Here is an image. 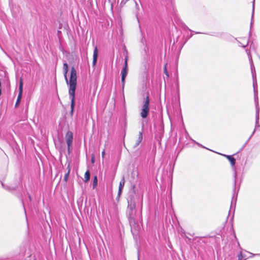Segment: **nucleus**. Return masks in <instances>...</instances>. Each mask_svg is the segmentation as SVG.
<instances>
[{"instance_id":"473e14b6","label":"nucleus","mask_w":260,"mask_h":260,"mask_svg":"<svg viewBox=\"0 0 260 260\" xmlns=\"http://www.w3.org/2000/svg\"><path fill=\"white\" fill-rule=\"evenodd\" d=\"M1 184H2V187H3L4 188H5V189H7V188H6V187H5V185H5V184H4V183H3V182H2V181H1Z\"/></svg>"},{"instance_id":"b1692460","label":"nucleus","mask_w":260,"mask_h":260,"mask_svg":"<svg viewBox=\"0 0 260 260\" xmlns=\"http://www.w3.org/2000/svg\"><path fill=\"white\" fill-rule=\"evenodd\" d=\"M191 139V140L192 141H193V142H194V143H195L196 144H197L198 146H200V147H202V148H206V149H207L205 146H203V145H202V144H200V143H198V142H196L194 140H192V139Z\"/></svg>"},{"instance_id":"e433bc0d","label":"nucleus","mask_w":260,"mask_h":260,"mask_svg":"<svg viewBox=\"0 0 260 260\" xmlns=\"http://www.w3.org/2000/svg\"><path fill=\"white\" fill-rule=\"evenodd\" d=\"M194 33H195L196 34H202V32H198V31H194Z\"/></svg>"},{"instance_id":"f704fd0d","label":"nucleus","mask_w":260,"mask_h":260,"mask_svg":"<svg viewBox=\"0 0 260 260\" xmlns=\"http://www.w3.org/2000/svg\"><path fill=\"white\" fill-rule=\"evenodd\" d=\"M5 187H6V188H7V189H6L7 190H10L11 189L10 187L7 185H5Z\"/></svg>"},{"instance_id":"f03ea898","label":"nucleus","mask_w":260,"mask_h":260,"mask_svg":"<svg viewBox=\"0 0 260 260\" xmlns=\"http://www.w3.org/2000/svg\"><path fill=\"white\" fill-rule=\"evenodd\" d=\"M127 202L132 204L137 205L142 211L143 207V196H141L136 190V186L133 185L129 189L127 194Z\"/></svg>"},{"instance_id":"20e7f679","label":"nucleus","mask_w":260,"mask_h":260,"mask_svg":"<svg viewBox=\"0 0 260 260\" xmlns=\"http://www.w3.org/2000/svg\"><path fill=\"white\" fill-rule=\"evenodd\" d=\"M136 205L127 203L126 209V216L128 218L129 223L131 228L136 224L134 216L135 214V209Z\"/></svg>"},{"instance_id":"72a5a7b5","label":"nucleus","mask_w":260,"mask_h":260,"mask_svg":"<svg viewBox=\"0 0 260 260\" xmlns=\"http://www.w3.org/2000/svg\"><path fill=\"white\" fill-rule=\"evenodd\" d=\"M223 156L225 157L227 159L229 158V157H230L231 155H226V154H222Z\"/></svg>"},{"instance_id":"9d476101","label":"nucleus","mask_w":260,"mask_h":260,"mask_svg":"<svg viewBox=\"0 0 260 260\" xmlns=\"http://www.w3.org/2000/svg\"><path fill=\"white\" fill-rule=\"evenodd\" d=\"M98 58V49L96 46L94 47L93 54L92 66H95Z\"/></svg>"},{"instance_id":"f3484780","label":"nucleus","mask_w":260,"mask_h":260,"mask_svg":"<svg viewBox=\"0 0 260 260\" xmlns=\"http://www.w3.org/2000/svg\"><path fill=\"white\" fill-rule=\"evenodd\" d=\"M98 177L96 176H95L93 178V183H92V186H93V189L98 185Z\"/></svg>"},{"instance_id":"5701e85b","label":"nucleus","mask_w":260,"mask_h":260,"mask_svg":"<svg viewBox=\"0 0 260 260\" xmlns=\"http://www.w3.org/2000/svg\"><path fill=\"white\" fill-rule=\"evenodd\" d=\"M191 139V140L192 141H193V142H194V143H195L196 144H197L198 146H200V147H202V148H206V149H207L205 146H203V145H202V144H200V143H198V142H196L194 140H192V139Z\"/></svg>"},{"instance_id":"2eb2a0df","label":"nucleus","mask_w":260,"mask_h":260,"mask_svg":"<svg viewBox=\"0 0 260 260\" xmlns=\"http://www.w3.org/2000/svg\"><path fill=\"white\" fill-rule=\"evenodd\" d=\"M254 3H255V0H253L252 10L251 19V23H250L251 26H252V24L253 22V17H254Z\"/></svg>"},{"instance_id":"a878e982","label":"nucleus","mask_w":260,"mask_h":260,"mask_svg":"<svg viewBox=\"0 0 260 260\" xmlns=\"http://www.w3.org/2000/svg\"><path fill=\"white\" fill-rule=\"evenodd\" d=\"M248 59H249L250 64H252V63H253L251 54L248 55Z\"/></svg>"},{"instance_id":"f8f14e48","label":"nucleus","mask_w":260,"mask_h":260,"mask_svg":"<svg viewBox=\"0 0 260 260\" xmlns=\"http://www.w3.org/2000/svg\"><path fill=\"white\" fill-rule=\"evenodd\" d=\"M238 43L239 44V46L242 47L244 48H245V51L246 52V54H247V56L249 55H251L250 52V49H248L247 48H246V47L248 46L249 43V40H246V43L245 44H242L241 42L238 41Z\"/></svg>"},{"instance_id":"cd10ccee","label":"nucleus","mask_w":260,"mask_h":260,"mask_svg":"<svg viewBox=\"0 0 260 260\" xmlns=\"http://www.w3.org/2000/svg\"><path fill=\"white\" fill-rule=\"evenodd\" d=\"M238 257L239 260H241L243 258V256L241 252H240V253L238 255Z\"/></svg>"},{"instance_id":"7c9ffc66","label":"nucleus","mask_w":260,"mask_h":260,"mask_svg":"<svg viewBox=\"0 0 260 260\" xmlns=\"http://www.w3.org/2000/svg\"><path fill=\"white\" fill-rule=\"evenodd\" d=\"M255 129L253 131V132H252V134L251 135V136L249 137V138H248V139L247 140V142H246V143H248V142L249 141V140L251 139V138L252 137V136H253V135L254 134V132H255Z\"/></svg>"},{"instance_id":"de8ad7c7","label":"nucleus","mask_w":260,"mask_h":260,"mask_svg":"<svg viewBox=\"0 0 260 260\" xmlns=\"http://www.w3.org/2000/svg\"><path fill=\"white\" fill-rule=\"evenodd\" d=\"M243 40H245V38H243L242 39Z\"/></svg>"},{"instance_id":"393cba45","label":"nucleus","mask_w":260,"mask_h":260,"mask_svg":"<svg viewBox=\"0 0 260 260\" xmlns=\"http://www.w3.org/2000/svg\"><path fill=\"white\" fill-rule=\"evenodd\" d=\"M250 49L255 50V47L253 42H251V43L250 45Z\"/></svg>"},{"instance_id":"09e8293b","label":"nucleus","mask_w":260,"mask_h":260,"mask_svg":"<svg viewBox=\"0 0 260 260\" xmlns=\"http://www.w3.org/2000/svg\"><path fill=\"white\" fill-rule=\"evenodd\" d=\"M136 5L138 6V4L137 3H136Z\"/></svg>"},{"instance_id":"0eeeda50","label":"nucleus","mask_w":260,"mask_h":260,"mask_svg":"<svg viewBox=\"0 0 260 260\" xmlns=\"http://www.w3.org/2000/svg\"><path fill=\"white\" fill-rule=\"evenodd\" d=\"M22 92H23V83H22V80H21V81L19 83V93H18L17 99L15 105V108H17L20 105V103L21 102V100L22 99Z\"/></svg>"},{"instance_id":"aec40b11","label":"nucleus","mask_w":260,"mask_h":260,"mask_svg":"<svg viewBox=\"0 0 260 260\" xmlns=\"http://www.w3.org/2000/svg\"><path fill=\"white\" fill-rule=\"evenodd\" d=\"M68 73L63 72V75L64 77V79L66 80V83L70 86V80L69 81L68 77H67Z\"/></svg>"},{"instance_id":"8fccbe9b","label":"nucleus","mask_w":260,"mask_h":260,"mask_svg":"<svg viewBox=\"0 0 260 260\" xmlns=\"http://www.w3.org/2000/svg\"><path fill=\"white\" fill-rule=\"evenodd\" d=\"M92 161L93 162V158H92Z\"/></svg>"},{"instance_id":"c756f323","label":"nucleus","mask_w":260,"mask_h":260,"mask_svg":"<svg viewBox=\"0 0 260 260\" xmlns=\"http://www.w3.org/2000/svg\"><path fill=\"white\" fill-rule=\"evenodd\" d=\"M250 68H251V71H252L254 70H255V68H254L253 63H252V64H250Z\"/></svg>"},{"instance_id":"412c9836","label":"nucleus","mask_w":260,"mask_h":260,"mask_svg":"<svg viewBox=\"0 0 260 260\" xmlns=\"http://www.w3.org/2000/svg\"><path fill=\"white\" fill-rule=\"evenodd\" d=\"M253 89H257V85L256 82V80H253Z\"/></svg>"},{"instance_id":"37998d69","label":"nucleus","mask_w":260,"mask_h":260,"mask_svg":"<svg viewBox=\"0 0 260 260\" xmlns=\"http://www.w3.org/2000/svg\"><path fill=\"white\" fill-rule=\"evenodd\" d=\"M192 36V34H191V35H190V36H189V38H191Z\"/></svg>"},{"instance_id":"9b49d317","label":"nucleus","mask_w":260,"mask_h":260,"mask_svg":"<svg viewBox=\"0 0 260 260\" xmlns=\"http://www.w3.org/2000/svg\"><path fill=\"white\" fill-rule=\"evenodd\" d=\"M142 139H143V130H142L141 132H139L138 139H137V140L135 142V144L134 145V148L137 147L140 145L141 142H142Z\"/></svg>"},{"instance_id":"39448f33","label":"nucleus","mask_w":260,"mask_h":260,"mask_svg":"<svg viewBox=\"0 0 260 260\" xmlns=\"http://www.w3.org/2000/svg\"><path fill=\"white\" fill-rule=\"evenodd\" d=\"M150 111V100L149 96L147 95L143 104L140 115L143 119L146 118Z\"/></svg>"},{"instance_id":"1a4fd4ad","label":"nucleus","mask_w":260,"mask_h":260,"mask_svg":"<svg viewBox=\"0 0 260 260\" xmlns=\"http://www.w3.org/2000/svg\"><path fill=\"white\" fill-rule=\"evenodd\" d=\"M259 108L258 107V103L257 102L255 104V128L259 127Z\"/></svg>"},{"instance_id":"f257e3e1","label":"nucleus","mask_w":260,"mask_h":260,"mask_svg":"<svg viewBox=\"0 0 260 260\" xmlns=\"http://www.w3.org/2000/svg\"><path fill=\"white\" fill-rule=\"evenodd\" d=\"M77 87V72L74 67L71 68L70 78V89L69 94L71 99L70 114L73 115L75 105V91Z\"/></svg>"},{"instance_id":"a19ab883","label":"nucleus","mask_w":260,"mask_h":260,"mask_svg":"<svg viewBox=\"0 0 260 260\" xmlns=\"http://www.w3.org/2000/svg\"><path fill=\"white\" fill-rule=\"evenodd\" d=\"M251 32L250 31V32H249V37H250V36H251Z\"/></svg>"},{"instance_id":"2f4dec72","label":"nucleus","mask_w":260,"mask_h":260,"mask_svg":"<svg viewBox=\"0 0 260 260\" xmlns=\"http://www.w3.org/2000/svg\"><path fill=\"white\" fill-rule=\"evenodd\" d=\"M105 150H104L102 152V158L104 159V157H105Z\"/></svg>"},{"instance_id":"423d86ee","label":"nucleus","mask_w":260,"mask_h":260,"mask_svg":"<svg viewBox=\"0 0 260 260\" xmlns=\"http://www.w3.org/2000/svg\"><path fill=\"white\" fill-rule=\"evenodd\" d=\"M127 56H125L124 58V66L121 71V83H122V89L123 90L125 84V80L126 77L128 72V67H127Z\"/></svg>"},{"instance_id":"6ab92c4d","label":"nucleus","mask_w":260,"mask_h":260,"mask_svg":"<svg viewBox=\"0 0 260 260\" xmlns=\"http://www.w3.org/2000/svg\"><path fill=\"white\" fill-rule=\"evenodd\" d=\"M254 94V101L255 103L256 104L257 102H258V96H257V89H253Z\"/></svg>"},{"instance_id":"4be33fe9","label":"nucleus","mask_w":260,"mask_h":260,"mask_svg":"<svg viewBox=\"0 0 260 260\" xmlns=\"http://www.w3.org/2000/svg\"><path fill=\"white\" fill-rule=\"evenodd\" d=\"M251 73H252V79L254 80H256V72H255V70H254L253 71H251Z\"/></svg>"},{"instance_id":"ddd939ff","label":"nucleus","mask_w":260,"mask_h":260,"mask_svg":"<svg viewBox=\"0 0 260 260\" xmlns=\"http://www.w3.org/2000/svg\"><path fill=\"white\" fill-rule=\"evenodd\" d=\"M124 185V179H123V180L120 182L119 185V188H118V196H120V194L122 192V190L123 189Z\"/></svg>"},{"instance_id":"6e6552de","label":"nucleus","mask_w":260,"mask_h":260,"mask_svg":"<svg viewBox=\"0 0 260 260\" xmlns=\"http://www.w3.org/2000/svg\"><path fill=\"white\" fill-rule=\"evenodd\" d=\"M65 138L67 146H70V145H72L73 141V133L71 131H68L66 134Z\"/></svg>"},{"instance_id":"dca6fc26","label":"nucleus","mask_w":260,"mask_h":260,"mask_svg":"<svg viewBox=\"0 0 260 260\" xmlns=\"http://www.w3.org/2000/svg\"><path fill=\"white\" fill-rule=\"evenodd\" d=\"M68 172L67 173L65 174L64 176V178H63V180L66 182H67V181H68L69 175H70V165L68 166Z\"/></svg>"},{"instance_id":"3c124183","label":"nucleus","mask_w":260,"mask_h":260,"mask_svg":"<svg viewBox=\"0 0 260 260\" xmlns=\"http://www.w3.org/2000/svg\"><path fill=\"white\" fill-rule=\"evenodd\" d=\"M119 197H120V196H119L118 195L117 198H119Z\"/></svg>"},{"instance_id":"c03bdc74","label":"nucleus","mask_w":260,"mask_h":260,"mask_svg":"<svg viewBox=\"0 0 260 260\" xmlns=\"http://www.w3.org/2000/svg\"><path fill=\"white\" fill-rule=\"evenodd\" d=\"M186 136H188V133L186 132Z\"/></svg>"},{"instance_id":"ea45409f","label":"nucleus","mask_w":260,"mask_h":260,"mask_svg":"<svg viewBox=\"0 0 260 260\" xmlns=\"http://www.w3.org/2000/svg\"><path fill=\"white\" fill-rule=\"evenodd\" d=\"M22 204H23V208H24V209H25V208H24V205L23 202V201H22Z\"/></svg>"},{"instance_id":"bb28decb","label":"nucleus","mask_w":260,"mask_h":260,"mask_svg":"<svg viewBox=\"0 0 260 260\" xmlns=\"http://www.w3.org/2000/svg\"><path fill=\"white\" fill-rule=\"evenodd\" d=\"M164 73L165 74V75L168 77H169V73L167 71V69H166V66H165V68H164Z\"/></svg>"},{"instance_id":"4468645a","label":"nucleus","mask_w":260,"mask_h":260,"mask_svg":"<svg viewBox=\"0 0 260 260\" xmlns=\"http://www.w3.org/2000/svg\"><path fill=\"white\" fill-rule=\"evenodd\" d=\"M90 173L89 172V171L88 170H87L85 173V175H84V182H87L89 179H90Z\"/></svg>"},{"instance_id":"a18cd8bd","label":"nucleus","mask_w":260,"mask_h":260,"mask_svg":"<svg viewBox=\"0 0 260 260\" xmlns=\"http://www.w3.org/2000/svg\"><path fill=\"white\" fill-rule=\"evenodd\" d=\"M247 143H246L245 145H243V147L245 146V145Z\"/></svg>"},{"instance_id":"c9c22d12","label":"nucleus","mask_w":260,"mask_h":260,"mask_svg":"<svg viewBox=\"0 0 260 260\" xmlns=\"http://www.w3.org/2000/svg\"><path fill=\"white\" fill-rule=\"evenodd\" d=\"M28 198H29V200L31 201V197L30 194H28Z\"/></svg>"},{"instance_id":"49530a36","label":"nucleus","mask_w":260,"mask_h":260,"mask_svg":"<svg viewBox=\"0 0 260 260\" xmlns=\"http://www.w3.org/2000/svg\"><path fill=\"white\" fill-rule=\"evenodd\" d=\"M247 143H246L245 145H243V147L245 146V145Z\"/></svg>"},{"instance_id":"7ed1b4c3","label":"nucleus","mask_w":260,"mask_h":260,"mask_svg":"<svg viewBox=\"0 0 260 260\" xmlns=\"http://www.w3.org/2000/svg\"><path fill=\"white\" fill-rule=\"evenodd\" d=\"M229 161L230 162V164L232 167V169L234 172V189H233V196L232 198V200L231 201V207L233 206H234V208H235L236 204V201H237V194L238 192V190L239 189V186L238 187V190L236 191V185H237V173L236 169L235 168V164H236V159L233 157V155H231L230 157H229V158L228 159Z\"/></svg>"},{"instance_id":"603ef678","label":"nucleus","mask_w":260,"mask_h":260,"mask_svg":"<svg viewBox=\"0 0 260 260\" xmlns=\"http://www.w3.org/2000/svg\"><path fill=\"white\" fill-rule=\"evenodd\" d=\"M259 59H260V57L259 56Z\"/></svg>"},{"instance_id":"79ce46f5","label":"nucleus","mask_w":260,"mask_h":260,"mask_svg":"<svg viewBox=\"0 0 260 260\" xmlns=\"http://www.w3.org/2000/svg\"><path fill=\"white\" fill-rule=\"evenodd\" d=\"M138 260H140V259H139V253H138Z\"/></svg>"},{"instance_id":"c85d7f7f","label":"nucleus","mask_w":260,"mask_h":260,"mask_svg":"<svg viewBox=\"0 0 260 260\" xmlns=\"http://www.w3.org/2000/svg\"><path fill=\"white\" fill-rule=\"evenodd\" d=\"M72 147V145H70V146H68V151L69 154H70L71 152Z\"/></svg>"},{"instance_id":"58836bf2","label":"nucleus","mask_w":260,"mask_h":260,"mask_svg":"<svg viewBox=\"0 0 260 260\" xmlns=\"http://www.w3.org/2000/svg\"><path fill=\"white\" fill-rule=\"evenodd\" d=\"M254 255L260 256V253H257V254H253V256H254Z\"/></svg>"},{"instance_id":"a211bd4d","label":"nucleus","mask_w":260,"mask_h":260,"mask_svg":"<svg viewBox=\"0 0 260 260\" xmlns=\"http://www.w3.org/2000/svg\"><path fill=\"white\" fill-rule=\"evenodd\" d=\"M63 72L68 73L69 71L68 64L66 62H64L63 64Z\"/></svg>"},{"instance_id":"4c0bfd02","label":"nucleus","mask_w":260,"mask_h":260,"mask_svg":"<svg viewBox=\"0 0 260 260\" xmlns=\"http://www.w3.org/2000/svg\"><path fill=\"white\" fill-rule=\"evenodd\" d=\"M186 28L189 30V31H193L192 30H191L190 29H189L188 27L186 26Z\"/></svg>"}]
</instances>
